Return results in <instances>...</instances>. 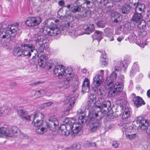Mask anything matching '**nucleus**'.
<instances>
[{
  "label": "nucleus",
  "instance_id": "nucleus-52",
  "mask_svg": "<svg viewBox=\"0 0 150 150\" xmlns=\"http://www.w3.org/2000/svg\"><path fill=\"white\" fill-rule=\"evenodd\" d=\"M76 148V149H79L81 148V145L79 144H74L72 146L69 147H67L66 148V149H69L72 148Z\"/></svg>",
  "mask_w": 150,
  "mask_h": 150
},
{
  "label": "nucleus",
  "instance_id": "nucleus-9",
  "mask_svg": "<svg viewBox=\"0 0 150 150\" xmlns=\"http://www.w3.org/2000/svg\"><path fill=\"white\" fill-rule=\"evenodd\" d=\"M79 1L78 0H76L73 3H71L67 5H65L63 7L59 9V11L62 10L64 7H66L67 8V9L66 10V14L67 12L70 11L73 13L79 12L81 11V6L80 4H77Z\"/></svg>",
  "mask_w": 150,
  "mask_h": 150
},
{
  "label": "nucleus",
  "instance_id": "nucleus-18",
  "mask_svg": "<svg viewBox=\"0 0 150 150\" xmlns=\"http://www.w3.org/2000/svg\"><path fill=\"white\" fill-rule=\"evenodd\" d=\"M130 109L128 108H125L122 115V118L125 120V124H128L130 122Z\"/></svg>",
  "mask_w": 150,
  "mask_h": 150
},
{
  "label": "nucleus",
  "instance_id": "nucleus-1",
  "mask_svg": "<svg viewBox=\"0 0 150 150\" xmlns=\"http://www.w3.org/2000/svg\"><path fill=\"white\" fill-rule=\"evenodd\" d=\"M44 118V115L40 112L36 113L34 115L32 124L36 127V132L38 134H43L48 129L53 132L55 131L57 125L53 122L50 123L43 122L42 120Z\"/></svg>",
  "mask_w": 150,
  "mask_h": 150
},
{
  "label": "nucleus",
  "instance_id": "nucleus-48",
  "mask_svg": "<svg viewBox=\"0 0 150 150\" xmlns=\"http://www.w3.org/2000/svg\"><path fill=\"white\" fill-rule=\"evenodd\" d=\"M96 102H91L90 100L88 101L87 102V105L88 106V109H92L93 108L94 106H95L96 105H95V103Z\"/></svg>",
  "mask_w": 150,
  "mask_h": 150
},
{
  "label": "nucleus",
  "instance_id": "nucleus-19",
  "mask_svg": "<svg viewBox=\"0 0 150 150\" xmlns=\"http://www.w3.org/2000/svg\"><path fill=\"white\" fill-rule=\"evenodd\" d=\"M47 62V57L45 55L41 56L38 59V64L42 68H44L46 66Z\"/></svg>",
  "mask_w": 150,
  "mask_h": 150
},
{
  "label": "nucleus",
  "instance_id": "nucleus-12",
  "mask_svg": "<svg viewBox=\"0 0 150 150\" xmlns=\"http://www.w3.org/2000/svg\"><path fill=\"white\" fill-rule=\"evenodd\" d=\"M35 41L36 42H38L40 45L38 48V53H43L45 50H46V44L48 40L43 36L42 38L41 36H38L36 38Z\"/></svg>",
  "mask_w": 150,
  "mask_h": 150
},
{
  "label": "nucleus",
  "instance_id": "nucleus-11",
  "mask_svg": "<svg viewBox=\"0 0 150 150\" xmlns=\"http://www.w3.org/2000/svg\"><path fill=\"white\" fill-rule=\"evenodd\" d=\"M92 83L91 85L92 91L96 93L100 94L101 95H105L106 92L102 88H98L99 86L103 83L93 78Z\"/></svg>",
  "mask_w": 150,
  "mask_h": 150
},
{
  "label": "nucleus",
  "instance_id": "nucleus-63",
  "mask_svg": "<svg viewBox=\"0 0 150 150\" xmlns=\"http://www.w3.org/2000/svg\"><path fill=\"white\" fill-rule=\"evenodd\" d=\"M56 136L53 134H50L48 138L50 140H54L56 139Z\"/></svg>",
  "mask_w": 150,
  "mask_h": 150
},
{
  "label": "nucleus",
  "instance_id": "nucleus-49",
  "mask_svg": "<svg viewBox=\"0 0 150 150\" xmlns=\"http://www.w3.org/2000/svg\"><path fill=\"white\" fill-rule=\"evenodd\" d=\"M84 84V86H86L87 88L90 87V81L87 78H86L84 79L82 84Z\"/></svg>",
  "mask_w": 150,
  "mask_h": 150
},
{
  "label": "nucleus",
  "instance_id": "nucleus-61",
  "mask_svg": "<svg viewBox=\"0 0 150 150\" xmlns=\"http://www.w3.org/2000/svg\"><path fill=\"white\" fill-rule=\"evenodd\" d=\"M98 3L103 4L104 5L106 6L108 3V0H99L98 1Z\"/></svg>",
  "mask_w": 150,
  "mask_h": 150
},
{
  "label": "nucleus",
  "instance_id": "nucleus-29",
  "mask_svg": "<svg viewBox=\"0 0 150 150\" xmlns=\"http://www.w3.org/2000/svg\"><path fill=\"white\" fill-rule=\"evenodd\" d=\"M137 27L139 30H146V23L144 20H142L138 23Z\"/></svg>",
  "mask_w": 150,
  "mask_h": 150
},
{
  "label": "nucleus",
  "instance_id": "nucleus-27",
  "mask_svg": "<svg viewBox=\"0 0 150 150\" xmlns=\"http://www.w3.org/2000/svg\"><path fill=\"white\" fill-rule=\"evenodd\" d=\"M107 57V55L106 53H102L101 54L100 59V64L101 65L104 66L107 65L108 63V58Z\"/></svg>",
  "mask_w": 150,
  "mask_h": 150
},
{
  "label": "nucleus",
  "instance_id": "nucleus-31",
  "mask_svg": "<svg viewBox=\"0 0 150 150\" xmlns=\"http://www.w3.org/2000/svg\"><path fill=\"white\" fill-rule=\"evenodd\" d=\"M130 9V6L129 4L124 5L122 8V13L123 14H128L129 12Z\"/></svg>",
  "mask_w": 150,
  "mask_h": 150
},
{
  "label": "nucleus",
  "instance_id": "nucleus-28",
  "mask_svg": "<svg viewBox=\"0 0 150 150\" xmlns=\"http://www.w3.org/2000/svg\"><path fill=\"white\" fill-rule=\"evenodd\" d=\"M31 18L33 26L39 25L41 22V18L40 17H31Z\"/></svg>",
  "mask_w": 150,
  "mask_h": 150
},
{
  "label": "nucleus",
  "instance_id": "nucleus-35",
  "mask_svg": "<svg viewBox=\"0 0 150 150\" xmlns=\"http://www.w3.org/2000/svg\"><path fill=\"white\" fill-rule=\"evenodd\" d=\"M139 0H130V2H131V1L132 2H137L138 3V6L140 8H142V12H144L145 11L146 8L145 4H144L140 3L139 2Z\"/></svg>",
  "mask_w": 150,
  "mask_h": 150
},
{
  "label": "nucleus",
  "instance_id": "nucleus-42",
  "mask_svg": "<svg viewBox=\"0 0 150 150\" xmlns=\"http://www.w3.org/2000/svg\"><path fill=\"white\" fill-rule=\"evenodd\" d=\"M99 116H101V119L104 116H105L107 114V112L105 110L103 109H100V110L98 111Z\"/></svg>",
  "mask_w": 150,
  "mask_h": 150
},
{
  "label": "nucleus",
  "instance_id": "nucleus-21",
  "mask_svg": "<svg viewBox=\"0 0 150 150\" xmlns=\"http://www.w3.org/2000/svg\"><path fill=\"white\" fill-rule=\"evenodd\" d=\"M111 16L113 23H119L122 20L121 14L117 12H115L112 13Z\"/></svg>",
  "mask_w": 150,
  "mask_h": 150
},
{
  "label": "nucleus",
  "instance_id": "nucleus-50",
  "mask_svg": "<svg viewBox=\"0 0 150 150\" xmlns=\"http://www.w3.org/2000/svg\"><path fill=\"white\" fill-rule=\"evenodd\" d=\"M137 140L143 139L144 137V134L143 133H138L136 134Z\"/></svg>",
  "mask_w": 150,
  "mask_h": 150
},
{
  "label": "nucleus",
  "instance_id": "nucleus-56",
  "mask_svg": "<svg viewBox=\"0 0 150 150\" xmlns=\"http://www.w3.org/2000/svg\"><path fill=\"white\" fill-rule=\"evenodd\" d=\"M109 81V83L108 85V88L110 89V90H111V89L112 90L113 89V86H114V85H113V83L114 82L110 81Z\"/></svg>",
  "mask_w": 150,
  "mask_h": 150
},
{
  "label": "nucleus",
  "instance_id": "nucleus-53",
  "mask_svg": "<svg viewBox=\"0 0 150 150\" xmlns=\"http://www.w3.org/2000/svg\"><path fill=\"white\" fill-rule=\"evenodd\" d=\"M113 127L114 125L108 122L105 127V129L107 130H108L112 128Z\"/></svg>",
  "mask_w": 150,
  "mask_h": 150
},
{
  "label": "nucleus",
  "instance_id": "nucleus-8",
  "mask_svg": "<svg viewBox=\"0 0 150 150\" xmlns=\"http://www.w3.org/2000/svg\"><path fill=\"white\" fill-rule=\"evenodd\" d=\"M70 23L69 22H66L64 24L62 25L59 28H58L57 24L51 22L49 25L51 27V35L50 36H54L57 35L61 32L62 30L65 29V28H67L70 26Z\"/></svg>",
  "mask_w": 150,
  "mask_h": 150
},
{
  "label": "nucleus",
  "instance_id": "nucleus-62",
  "mask_svg": "<svg viewBox=\"0 0 150 150\" xmlns=\"http://www.w3.org/2000/svg\"><path fill=\"white\" fill-rule=\"evenodd\" d=\"M137 70H135L132 68L131 70L130 71V75L131 76H133L136 72H138Z\"/></svg>",
  "mask_w": 150,
  "mask_h": 150
},
{
  "label": "nucleus",
  "instance_id": "nucleus-4",
  "mask_svg": "<svg viewBox=\"0 0 150 150\" xmlns=\"http://www.w3.org/2000/svg\"><path fill=\"white\" fill-rule=\"evenodd\" d=\"M77 115L79 120V122L78 123H80V122H81L83 124L85 120V123L87 125L92 123L95 120L96 121H100L101 117V116H99L98 112H97L95 111H90L87 119H84L85 114L84 111H82L81 109H79L77 111Z\"/></svg>",
  "mask_w": 150,
  "mask_h": 150
},
{
  "label": "nucleus",
  "instance_id": "nucleus-25",
  "mask_svg": "<svg viewBox=\"0 0 150 150\" xmlns=\"http://www.w3.org/2000/svg\"><path fill=\"white\" fill-rule=\"evenodd\" d=\"M51 27H48L47 26H45L40 30V32L42 33V34L44 35H48L50 36L51 35Z\"/></svg>",
  "mask_w": 150,
  "mask_h": 150
},
{
  "label": "nucleus",
  "instance_id": "nucleus-10",
  "mask_svg": "<svg viewBox=\"0 0 150 150\" xmlns=\"http://www.w3.org/2000/svg\"><path fill=\"white\" fill-rule=\"evenodd\" d=\"M123 88V84L122 82L116 83L114 85L113 89L109 90L108 92V96L114 97L119 94L120 92L122 91Z\"/></svg>",
  "mask_w": 150,
  "mask_h": 150
},
{
  "label": "nucleus",
  "instance_id": "nucleus-60",
  "mask_svg": "<svg viewBox=\"0 0 150 150\" xmlns=\"http://www.w3.org/2000/svg\"><path fill=\"white\" fill-rule=\"evenodd\" d=\"M47 66L48 67V69H51L52 68H54V69L55 67L56 66H55L53 63H52L51 62H49L48 63Z\"/></svg>",
  "mask_w": 150,
  "mask_h": 150
},
{
  "label": "nucleus",
  "instance_id": "nucleus-45",
  "mask_svg": "<svg viewBox=\"0 0 150 150\" xmlns=\"http://www.w3.org/2000/svg\"><path fill=\"white\" fill-rule=\"evenodd\" d=\"M96 96L95 94L91 93L88 98V101L96 102Z\"/></svg>",
  "mask_w": 150,
  "mask_h": 150
},
{
  "label": "nucleus",
  "instance_id": "nucleus-16",
  "mask_svg": "<svg viewBox=\"0 0 150 150\" xmlns=\"http://www.w3.org/2000/svg\"><path fill=\"white\" fill-rule=\"evenodd\" d=\"M76 98L73 95L68 96L67 98L69 103V104L67 108V109L64 111V113L65 115H67L69 114V111L71 108L72 106L74 105Z\"/></svg>",
  "mask_w": 150,
  "mask_h": 150
},
{
  "label": "nucleus",
  "instance_id": "nucleus-51",
  "mask_svg": "<svg viewBox=\"0 0 150 150\" xmlns=\"http://www.w3.org/2000/svg\"><path fill=\"white\" fill-rule=\"evenodd\" d=\"M93 78L97 80L98 81H99L103 83L104 80L103 79V77L100 75H97L96 76Z\"/></svg>",
  "mask_w": 150,
  "mask_h": 150
},
{
  "label": "nucleus",
  "instance_id": "nucleus-54",
  "mask_svg": "<svg viewBox=\"0 0 150 150\" xmlns=\"http://www.w3.org/2000/svg\"><path fill=\"white\" fill-rule=\"evenodd\" d=\"M127 137L131 140L133 139L137 140V139L136 138V134L128 135Z\"/></svg>",
  "mask_w": 150,
  "mask_h": 150
},
{
  "label": "nucleus",
  "instance_id": "nucleus-59",
  "mask_svg": "<svg viewBox=\"0 0 150 150\" xmlns=\"http://www.w3.org/2000/svg\"><path fill=\"white\" fill-rule=\"evenodd\" d=\"M84 84H82V91L85 92H88L90 90V87H88V88H87V87L86 86H84L83 85Z\"/></svg>",
  "mask_w": 150,
  "mask_h": 150
},
{
  "label": "nucleus",
  "instance_id": "nucleus-23",
  "mask_svg": "<svg viewBox=\"0 0 150 150\" xmlns=\"http://www.w3.org/2000/svg\"><path fill=\"white\" fill-rule=\"evenodd\" d=\"M143 16L141 13H135L132 18V20L134 22L138 23L142 20Z\"/></svg>",
  "mask_w": 150,
  "mask_h": 150
},
{
  "label": "nucleus",
  "instance_id": "nucleus-43",
  "mask_svg": "<svg viewBox=\"0 0 150 150\" xmlns=\"http://www.w3.org/2000/svg\"><path fill=\"white\" fill-rule=\"evenodd\" d=\"M137 124L138 125L142 123L147 122V121L144 119L142 116H139L137 117Z\"/></svg>",
  "mask_w": 150,
  "mask_h": 150
},
{
  "label": "nucleus",
  "instance_id": "nucleus-46",
  "mask_svg": "<svg viewBox=\"0 0 150 150\" xmlns=\"http://www.w3.org/2000/svg\"><path fill=\"white\" fill-rule=\"evenodd\" d=\"M96 25L99 28H104L105 26L106 23L104 21L100 20L96 23Z\"/></svg>",
  "mask_w": 150,
  "mask_h": 150
},
{
  "label": "nucleus",
  "instance_id": "nucleus-33",
  "mask_svg": "<svg viewBox=\"0 0 150 150\" xmlns=\"http://www.w3.org/2000/svg\"><path fill=\"white\" fill-rule=\"evenodd\" d=\"M90 11L89 10L84 9L79 14V16L81 18L86 17H87L88 15H90Z\"/></svg>",
  "mask_w": 150,
  "mask_h": 150
},
{
  "label": "nucleus",
  "instance_id": "nucleus-22",
  "mask_svg": "<svg viewBox=\"0 0 150 150\" xmlns=\"http://www.w3.org/2000/svg\"><path fill=\"white\" fill-rule=\"evenodd\" d=\"M113 31L111 28L107 27L104 30L105 36L108 37L110 39V41H112L114 40Z\"/></svg>",
  "mask_w": 150,
  "mask_h": 150
},
{
  "label": "nucleus",
  "instance_id": "nucleus-30",
  "mask_svg": "<svg viewBox=\"0 0 150 150\" xmlns=\"http://www.w3.org/2000/svg\"><path fill=\"white\" fill-rule=\"evenodd\" d=\"M71 81H72L71 78L67 77L66 80H64L63 85L61 86H59V87L60 88H62L63 89H64L69 88V82Z\"/></svg>",
  "mask_w": 150,
  "mask_h": 150
},
{
  "label": "nucleus",
  "instance_id": "nucleus-57",
  "mask_svg": "<svg viewBox=\"0 0 150 150\" xmlns=\"http://www.w3.org/2000/svg\"><path fill=\"white\" fill-rule=\"evenodd\" d=\"M132 68L135 70H137V71H139V67L137 62H135L134 63Z\"/></svg>",
  "mask_w": 150,
  "mask_h": 150
},
{
  "label": "nucleus",
  "instance_id": "nucleus-13",
  "mask_svg": "<svg viewBox=\"0 0 150 150\" xmlns=\"http://www.w3.org/2000/svg\"><path fill=\"white\" fill-rule=\"evenodd\" d=\"M21 46L22 47L26 46L29 48H31V52H32V53L34 52L35 54V55L33 56L31 59L37 60V58L39 57V53L37 50L35 49V46L31 43L30 42H24L23 43H22L21 45Z\"/></svg>",
  "mask_w": 150,
  "mask_h": 150
},
{
  "label": "nucleus",
  "instance_id": "nucleus-14",
  "mask_svg": "<svg viewBox=\"0 0 150 150\" xmlns=\"http://www.w3.org/2000/svg\"><path fill=\"white\" fill-rule=\"evenodd\" d=\"M54 72L55 75L58 73V78L61 79L64 76H65L66 74L65 67L62 65H57L55 67Z\"/></svg>",
  "mask_w": 150,
  "mask_h": 150
},
{
  "label": "nucleus",
  "instance_id": "nucleus-41",
  "mask_svg": "<svg viewBox=\"0 0 150 150\" xmlns=\"http://www.w3.org/2000/svg\"><path fill=\"white\" fill-rule=\"evenodd\" d=\"M139 36L142 38H144L146 37L147 35L146 30H139Z\"/></svg>",
  "mask_w": 150,
  "mask_h": 150
},
{
  "label": "nucleus",
  "instance_id": "nucleus-44",
  "mask_svg": "<svg viewBox=\"0 0 150 150\" xmlns=\"http://www.w3.org/2000/svg\"><path fill=\"white\" fill-rule=\"evenodd\" d=\"M25 24L28 27H32L33 26L31 17H29L27 18L25 21Z\"/></svg>",
  "mask_w": 150,
  "mask_h": 150
},
{
  "label": "nucleus",
  "instance_id": "nucleus-37",
  "mask_svg": "<svg viewBox=\"0 0 150 150\" xmlns=\"http://www.w3.org/2000/svg\"><path fill=\"white\" fill-rule=\"evenodd\" d=\"M80 0H78L79 1ZM83 4H86L88 8L91 7L94 2L93 0H83Z\"/></svg>",
  "mask_w": 150,
  "mask_h": 150
},
{
  "label": "nucleus",
  "instance_id": "nucleus-20",
  "mask_svg": "<svg viewBox=\"0 0 150 150\" xmlns=\"http://www.w3.org/2000/svg\"><path fill=\"white\" fill-rule=\"evenodd\" d=\"M133 100L134 105L137 108H138L145 103L142 98L139 96L134 97Z\"/></svg>",
  "mask_w": 150,
  "mask_h": 150
},
{
  "label": "nucleus",
  "instance_id": "nucleus-6",
  "mask_svg": "<svg viewBox=\"0 0 150 150\" xmlns=\"http://www.w3.org/2000/svg\"><path fill=\"white\" fill-rule=\"evenodd\" d=\"M20 133V131L16 127L13 126L10 128L4 127L0 128V134L6 137H18V134Z\"/></svg>",
  "mask_w": 150,
  "mask_h": 150
},
{
  "label": "nucleus",
  "instance_id": "nucleus-64",
  "mask_svg": "<svg viewBox=\"0 0 150 150\" xmlns=\"http://www.w3.org/2000/svg\"><path fill=\"white\" fill-rule=\"evenodd\" d=\"M20 136L21 138H22L23 140H26V138H28V136L26 135L23 134H21Z\"/></svg>",
  "mask_w": 150,
  "mask_h": 150
},
{
  "label": "nucleus",
  "instance_id": "nucleus-5",
  "mask_svg": "<svg viewBox=\"0 0 150 150\" xmlns=\"http://www.w3.org/2000/svg\"><path fill=\"white\" fill-rule=\"evenodd\" d=\"M129 63V59L127 58L124 59L123 62L122 61H121L120 62V67L117 68L116 67H115L114 68V71L110 74L109 77L107 78V80L108 81H110L114 82V81L116 80L117 76V72H119L120 70H121L122 68L124 69H123L124 71V69L125 70Z\"/></svg>",
  "mask_w": 150,
  "mask_h": 150
},
{
  "label": "nucleus",
  "instance_id": "nucleus-7",
  "mask_svg": "<svg viewBox=\"0 0 150 150\" xmlns=\"http://www.w3.org/2000/svg\"><path fill=\"white\" fill-rule=\"evenodd\" d=\"M24 49H21V47L18 45H16L14 47L13 53L14 55L17 56L19 57L23 55V56H27L28 57H30L31 55L32 52H31V48L25 46L23 47Z\"/></svg>",
  "mask_w": 150,
  "mask_h": 150
},
{
  "label": "nucleus",
  "instance_id": "nucleus-36",
  "mask_svg": "<svg viewBox=\"0 0 150 150\" xmlns=\"http://www.w3.org/2000/svg\"><path fill=\"white\" fill-rule=\"evenodd\" d=\"M137 129L138 127H137L135 125H132L127 127V130L128 132L131 133L135 131Z\"/></svg>",
  "mask_w": 150,
  "mask_h": 150
},
{
  "label": "nucleus",
  "instance_id": "nucleus-26",
  "mask_svg": "<svg viewBox=\"0 0 150 150\" xmlns=\"http://www.w3.org/2000/svg\"><path fill=\"white\" fill-rule=\"evenodd\" d=\"M103 33L100 31L96 30L92 36L93 39L96 40L99 42L102 38V35Z\"/></svg>",
  "mask_w": 150,
  "mask_h": 150
},
{
  "label": "nucleus",
  "instance_id": "nucleus-39",
  "mask_svg": "<svg viewBox=\"0 0 150 150\" xmlns=\"http://www.w3.org/2000/svg\"><path fill=\"white\" fill-rule=\"evenodd\" d=\"M67 70H68V72L65 74V75L71 78L72 80V78L73 77L75 74L73 73H71L72 69L71 68H67Z\"/></svg>",
  "mask_w": 150,
  "mask_h": 150
},
{
  "label": "nucleus",
  "instance_id": "nucleus-32",
  "mask_svg": "<svg viewBox=\"0 0 150 150\" xmlns=\"http://www.w3.org/2000/svg\"><path fill=\"white\" fill-rule=\"evenodd\" d=\"M17 111L18 114L21 118H22L23 117L28 114V112L22 108L18 110Z\"/></svg>",
  "mask_w": 150,
  "mask_h": 150
},
{
  "label": "nucleus",
  "instance_id": "nucleus-2",
  "mask_svg": "<svg viewBox=\"0 0 150 150\" xmlns=\"http://www.w3.org/2000/svg\"><path fill=\"white\" fill-rule=\"evenodd\" d=\"M64 124L59 128V133L62 135H67L70 132H72V135L75 136L81 131L82 126L80 123L72 122L68 118H66L63 121Z\"/></svg>",
  "mask_w": 150,
  "mask_h": 150
},
{
  "label": "nucleus",
  "instance_id": "nucleus-24",
  "mask_svg": "<svg viewBox=\"0 0 150 150\" xmlns=\"http://www.w3.org/2000/svg\"><path fill=\"white\" fill-rule=\"evenodd\" d=\"M83 29L85 30V34H90L94 30V25L93 24L89 25H85L83 26Z\"/></svg>",
  "mask_w": 150,
  "mask_h": 150
},
{
  "label": "nucleus",
  "instance_id": "nucleus-58",
  "mask_svg": "<svg viewBox=\"0 0 150 150\" xmlns=\"http://www.w3.org/2000/svg\"><path fill=\"white\" fill-rule=\"evenodd\" d=\"M45 82L43 81H38L34 82L32 83L30 85L31 86L36 85H39L41 83H44Z\"/></svg>",
  "mask_w": 150,
  "mask_h": 150
},
{
  "label": "nucleus",
  "instance_id": "nucleus-47",
  "mask_svg": "<svg viewBox=\"0 0 150 150\" xmlns=\"http://www.w3.org/2000/svg\"><path fill=\"white\" fill-rule=\"evenodd\" d=\"M124 29L122 26H120L117 28L115 30V33L116 35H120L123 31Z\"/></svg>",
  "mask_w": 150,
  "mask_h": 150
},
{
  "label": "nucleus",
  "instance_id": "nucleus-17",
  "mask_svg": "<svg viewBox=\"0 0 150 150\" xmlns=\"http://www.w3.org/2000/svg\"><path fill=\"white\" fill-rule=\"evenodd\" d=\"M90 126L89 130L91 132H93L100 129L102 127V123L101 121H98L91 123Z\"/></svg>",
  "mask_w": 150,
  "mask_h": 150
},
{
  "label": "nucleus",
  "instance_id": "nucleus-3",
  "mask_svg": "<svg viewBox=\"0 0 150 150\" xmlns=\"http://www.w3.org/2000/svg\"><path fill=\"white\" fill-rule=\"evenodd\" d=\"M21 33V31L19 29L17 25L13 24L9 25L6 28V30L3 28L0 29V40L2 42L3 39L5 43H8L11 40L13 42L16 36L18 37ZM1 44L4 46L6 45L3 42Z\"/></svg>",
  "mask_w": 150,
  "mask_h": 150
},
{
  "label": "nucleus",
  "instance_id": "nucleus-38",
  "mask_svg": "<svg viewBox=\"0 0 150 150\" xmlns=\"http://www.w3.org/2000/svg\"><path fill=\"white\" fill-rule=\"evenodd\" d=\"M131 3L133 4L135 8V13L138 12V11H141V13L142 12V8H140L138 6V3H137V2H132V1H131Z\"/></svg>",
  "mask_w": 150,
  "mask_h": 150
},
{
  "label": "nucleus",
  "instance_id": "nucleus-34",
  "mask_svg": "<svg viewBox=\"0 0 150 150\" xmlns=\"http://www.w3.org/2000/svg\"><path fill=\"white\" fill-rule=\"evenodd\" d=\"M130 33H132L128 37V39L129 42L131 43L137 39V36L133 31L131 32Z\"/></svg>",
  "mask_w": 150,
  "mask_h": 150
},
{
  "label": "nucleus",
  "instance_id": "nucleus-40",
  "mask_svg": "<svg viewBox=\"0 0 150 150\" xmlns=\"http://www.w3.org/2000/svg\"><path fill=\"white\" fill-rule=\"evenodd\" d=\"M125 27L128 30H130L131 32L133 31L134 29L133 24L130 23H128L125 24Z\"/></svg>",
  "mask_w": 150,
  "mask_h": 150
},
{
  "label": "nucleus",
  "instance_id": "nucleus-15",
  "mask_svg": "<svg viewBox=\"0 0 150 150\" xmlns=\"http://www.w3.org/2000/svg\"><path fill=\"white\" fill-rule=\"evenodd\" d=\"M96 102L98 105L95 106V108H96L103 109L104 108H107L108 106L109 107L110 106V101L105 100L103 98H99Z\"/></svg>",
  "mask_w": 150,
  "mask_h": 150
},
{
  "label": "nucleus",
  "instance_id": "nucleus-55",
  "mask_svg": "<svg viewBox=\"0 0 150 150\" xmlns=\"http://www.w3.org/2000/svg\"><path fill=\"white\" fill-rule=\"evenodd\" d=\"M33 116L34 115L32 114L30 115H25L22 118H21V119L23 120L25 119L28 121H30V120L31 117Z\"/></svg>",
  "mask_w": 150,
  "mask_h": 150
}]
</instances>
